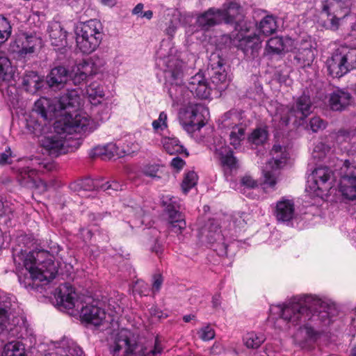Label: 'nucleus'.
<instances>
[{
	"label": "nucleus",
	"instance_id": "11",
	"mask_svg": "<svg viewBox=\"0 0 356 356\" xmlns=\"http://www.w3.org/2000/svg\"><path fill=\"white\" fill-rule=\"evenodd\" d=\"M270 154L271 158L262 168L264 175L262 187L264 190L274 191L277 182L279 170L286 163L289 154L286 147L276 144L273 145Z\"/></svg>",
	"mask_w": 356,
	"mask_h": 356
},
{
	"label": "nucleus",
	"instance_id": "26",
	"mask_svg": "<svg viewBox=\"0 0 356 356\" xmlns=\"http://www.w3.org/2000/svg\"><path fill=\"white\" fill-rule=\"evenodd\" d=\"M207 241L213 245L214 250L220 256L227 254V244L225 241L224 234L217 223L211 222L207 234Z\"/></svg>",
	"mask_w": 356,
	"mask_h": 356
},
{
	"label": "nucleus",
	"instance_id": "59",
	"mask_svg": "<svg viewBox=\"0 0 356 356\" xmlns=\"http://www.w3.org/2000/svg\"><path fill=\"white\" fill-rule=\"evenodd\" d=\"M247 217V214L245 213H241V214H238L237 216H234V222L236 225V226L238 227H243L245 224H246L245 222V218Z\"/></svg>",
	"mask_w": 356,
	"mask_h": 356
},
{
	"label": "nucleus",
	"instance_id": "32",
	"mask_svg": "<svg viewBox=\"0 0 356 356\" xmlns=\"http://www.w3.org/2000/svg\"><path fill=\"white\" fill-rule=\"evenodd\" d=\"M43 80L35 72L31 71L25 74L22 79V86L26 91L35 94L42 87Z\"/></svg>",
	"mask_w": 356,
	"mask_h": 356
},
{
	"label": "nucleus",
	"instance_id": "25",
	"mask_svg": "<svg viewBox=\"0 0 356 356\" xmlns=\"http://www.w3.org/2000/svg\"><path fill=\"white\" fill-rule=\"evenodd\" d=\"M276 220L281 222H290L295 216V205L292 200L282 197L277 202L273 210Z\"/></svg>",
	"mask_w": 356,
	"mask_h": 356
},
{
	"label": "nucleus",
	"instance_id": "27",
	"mask_svg": "<svg viewBox=\"0 0 356 356\" xmlns=\"http://www.w3.org/2000/svg\"><path fill=\"white\" fill-rule=\"evenodd\" d=\"M56 353H49L44 356H82L83 350L72 339L63 337L61 340L53 342Z\"/></svg>",
	"mask_w": 356,
	"mask_h": 356
},
{
	"label": "nucleus",
	"instance_id": "33",
	"mask_svg": "<svg viewBox=\"0 0 356 356\" xmlns=\"http://www.w3.org/2000/svg\"><path fill=\"white\" fill-rule=\"evenodd\" d=\"M86 94L90 104L97 106L101 104L104 97L103 86L99 82H92L86 88Z\"/></svg>",
	"mask_w": 356,
	"mask_h": 356
},
{
	"label": "nucleus",
	"instance_id": "15",
	"mask_svg": "<svg viewBox=\"0 0 356 356\" xmlns=\"http://www.w3.org/2000/svg\"><path fill=\"white\" fill-rule=\"evenodd\" d=\"M138 346L133 333L127 330H120L114 337L110 345L113 356H132L136 354Z\"/></svg>",
	"mask_w": 356,
	"mask_h": 356
},
{
	"label": "nucleus",
	"instance_id": "52",
	"mask_svg": "<svg viewBox=\"0 0 356 356\" xmlns=\"http://www.w3.org/2000/svg\"><path fill=\"white\" fill-rule=\"evenodd\" d=\"M309 127L313 132H318L326 127V122L319 117H314L309 121Z\"/></svg>",
	"mask_w": 356,
	"mask_h": 356
},
{
	"label": "nucleus",
	"instance_id": "44",
	"mask_svg": "<svg viewBox=\"0 0 356 356\" xmlns=\"http://www.w3.org/2000/svg\"><path fill=\"white\" fill-rule=\"evenodd\" d=\"M83 65H88L90 67L91 72L90 76H92L101 72L103 70V67L105 65V61L103 59L99 58H94L89 60L81 61Z\"/></svg>",
	"mask_w": 356,
	"mask_h": 356
},
{
	"label": "nucleus",
	"instance_id": "38",
	"mask_svg": "<svg viewBox=\"0 0 356 356\" xmlns=\"http://www.w3.org/2000/svg\"><path fill=\"white\" fill-rule=\"evenodd\" d=\"M1 356H27L24 344L19 341H13L6 343Z\"/></svg>",
	"mask_w": 356,
	"mask_h": 356
},
{
	"label": "nucleus",
	"instance_id": "55",
	"mask_svg": "<svg viewBox=\"0 0 356 356\" xmlns=\"http://www.w3.org/2000/svg\"><path fill=\"white\" fill-rule=\"evenodd\" d=\"M162 347L160 344L159 339L156 338L155 340V344L153 349L150 350L149 352L145 353V351H143L142 355L143 356H156L159 354H161L162 352Z\"/></svg>",
	"mask_w": 356,
	"mask_h": 356
},
{
	"label": "nucleus",
	"instance_id": "29",
	"mask_svg": "<svg viewBox=\"0 0 356 356\" xmlns=\"http://www.w3.org/2000/svg\"><path fill=\"white\" fill-rule=\"evenodd\" d=\"M99 182L98 181H95L91 178H86L82 180H79L77 181H74L70 184V188L71 191L77 193L78 195L83 197H90V194H88L89 192L100 190Z\"/></svg>",
	"mask_w": 356,
	"mask_h": 356
},
{
	"label": "nucleus",
	"instance_id": "54",
	"mask_svg": "<svg viewBox=\"0 0 356 356\" xmlns=\"http://www.w3.org/2000/svg\"><path fill=\"white\" fill-rule=\"evenodd\" d=\"M12 152L8 147L4 152L0 153V165H5L11 163Z\"/></svg>",
	"mask_w": 356,
	"mask_h": 356
},
{
	"label": "nucleus",
	"instance_id": "64",
	"mask_svg": "<svg viewBox=\"0 0 356 356\" xmlns=\"http://www.w3.org/2000/svg\"><path fill=\"white\" fill-rule=\"evenodd\" d=\"M221 303L220 296L216 294L212 297V306L213 308H218Z\"/></svg>",
	"mask_w": 356,
	"mask_h": 356
},
{
	"label": "nucleus",
	"instance_id": "34",
	"mask_svg": "<svg viewBox=\"0 0 356 356\" xmlns=\"http://www.w3.org/2000/svg\"><path fill=\"white\" fill-rule=\"evenodd\" d=\"M90 67L88 65H83L81 62L75 65L71 72L69 73V78L74 85H79L90 76Z\"/></svg>",
	"mask_w": 356,
	"mask_h": 356
},
{
	"label": "nucleus",
	"instance_id": "8",
	"mask_svg": "<svg viewBox=\"0 0 356 356\" xmlns=\"http://www.w3.org/2000/svg\"><path fill=\"white\" fill-rule=\"evenodd\" d=\"M312 107L310 97L305 94L298 97L291 106L277 104L275 113L273 117L275 128L277 130L284 129L293 118L304 120L312 113Z\"/></svg>",
	"mask_w": 356,
	"mask_h": 356
},
{
	"label": "nucleus",
	"instance_id": "5",
	"mask_svg": "<svg viewBox=\"0 0 356 356\" xmlns=\"http://www.w3.org/2000/svg\"><path fill=\"white\" fill-rule=\"evenodd\" d=\"M329 138L334 140V148L337 147L348 157L341 168L339 191L343 199L356 202V129L353 131L340 129L332 132Z\"/></svg>",
	"mask_w": 356,
	"mask_h": 356
},
{
	"label": "nucleus",
	"instance_id": "3",
	"mask_svg": "<svg viewBox=\"0 0 356 356\" xmlns=\"http://www.w3.org/2000/svg\"><path fill=\"white\" fill-rule=\"evenodd\" d=\"M270 311L287 324L305 323L294 337L300 346L306 348L315 343L333 321L335 308L316 296L303 294L294 296L283 305L272 306Z\"/></svg>",
	"mask_w": 356,
	"mask_h": 356
},
{
	"label": "nucleus",
	"instance_id": "16",
	"mask_svg": "<svg viewBox=\"0 0 356 356\" xmlns=\"http://www.w3.org/2000/svg\"><path fill=\"white\" fill-rule=\"evenodd\" d=\"M348 2L341 0H327L323 6V15L327 17V27L331 30H337L339 25V21L350 13Z\"/></svg>",
	"mask_w": 356,
	"mask_h": 356
},
{
	"label": "nucleus",
	"instance_id": "53",
	"mask_svg": "<svg viewBox=\"0 0 356 356\" xmlns=\"http://www.w3.org/2000/svg\"><path fill=\"white\" fill-rule=\"evenodd\" d=\"M241 185L246 188H254L257 187V181L250 175H245L241 179Z\"/></svg>",
	"mask_w": 356,
	"mask_h": 356
},
{
	"label": "nucleus",
	"instance_id": "49",
	"mask_svg": "<svg viewBox=\"0 0 356 356\" xmlns=\"http://www.w3.org/2000/svg\"><path fill=\"white\" fill-rule=\"evenodd\" d=\"M123 185L120 184L115 180L106 181L104 184H102L100 186V190L106 192L109 195H113V193L118 192V191L122 190Z\"/></svg>",
	"mask_w": 356,
	"mask_h": 356
},
{
	"label": "nucleus",
	"instance_id": "4",
	"mask_svg": "<svg viewBox=\"0 0 356 356\" xmlns=\"http://www.w3.org/2000/svg\"><path fill=\"white\" fill-rule=\"evenodd\" d=\"M14 261L19 266L22 263V271L17 270L18 280L24 288H33V281L50 282L57 273L54 257L44 250H34L26 252L22 250L13 255Z\"/></svg>",
	"mask_w": 356,
	"mask_h": 356
},
{
	"label": "nucleus",
	"instance_id": "46",
	"mask_svg": "<svg viewBox=\"0 0 356 356\" xmlns=\"http://www.w3.org/2000/svg\"><path fill=\"white\" fill-rule=\"evenodd\" d=\"M11 26L3 17L0 16V43L5 42L10 36Z\"/></svg>",
	"mask_w": 356,
	"mask_h": 356
},
{
	"label": "nucleus",
	"instance_id": "21",
	"mask_svg": "<svg viewBox=\"0 0 356 356\" xmlns=\"http://www.w3.org/2000/svg\"><path fill=\"white\" fill-rule=\"evenodd\" d=\"M81 319L95 326H99L106 321L105 311L100 307V303L95 300L86 302L82 306L80 312Z\"/></svg>",
	"mask_w": 356,
	"mask_h": 356
},
{
	"label": "nucleus",
	"instance_id": "12",
	"mask_svg": "<svg viewBox=\"0 0 356 356\" xmlns=\"http://www.w3.org/2000/svg\"><path fill=\"white\" fill-rule=\"evenodd\" d=\"M251 22L238 23L236 26V34H233V42L248 58H254L258 56L261 41L256 33L246 35L251 28Z\"/></svg>",
	"mask_w": 356,
	"mask_h": 356
},
{
	"label": "nucleus",
	"instance_id": "62",
	"mask_svg": "<svg viewBox=\"0 0 356 356\" xmlns=\"http://www.w3.org/2000/svg\"><path fill=\"white\" fill-rule=\"evenodd\" d=\"M80 234L84 241H87L91 239L92 233V231L88 228H82L80 230Z\"/></svg>",
	"mask_w": 356,
	"mask_h": 356
},
{
	"label": "nucleus",
	"instance_id": "43",
	"mask_svg": "<svg viewBox=\"0 0 356 356\" xmlns=\"http://www.w3.org/2000/svg\"><path fill=\"white\" fill-rule=\"evenodd\" d=\"M197 181V175L194 171L187 172L181 184V188L184 193H187L193 187H194Z\"/></svg>",
	"mask_w": 356,
	"mask_h": 356
},
{
	"label": "nucleus",
	"instance_id": "9",
	"mask_svg": "<svg viewBox=\"0 0 356 356\" xmlns=\"http://www.w3.org/2000/svg\"><path fill=\"white\" fill-rule=\"evenodd\" d=\"M24 162L23 166H19L17 179L22 186L33 188L42 186V191L47 189V184L39 178L38 173L44 170L50 171L54 169L55 165L52 162L41 161L37 157L26 159L21 161Z\"/></svg>",
	"mask_w": 356,
	"mask_h": 356
},
{
	"label": "nucleus",
	"instance_id": "24",
	"mask_svg": "<svg viewBox=\"0 0 356 356\" xmlns=\"http://www.w3.org/2000/svg\"><path fill=\"white\" fill-rule=\"evenodd\" d=\"M325 67L328 74L333 78H340L348 72L338 48L327 58Z\"/></svg>",
	"mask_w": 356,
	"mask_h": 356
},
{
	"label": "nucleus",
	"instance_id": "14",
	"mask_svg": "<svg viewBox=\"0 0 356 356\" xmlns=\"http://www.w3.org/2000/svg\"><path fill=\"white\" fill-rule=\"evenodd\" d=\"M334 182L333 171L327 166H318L308 175L307 189L317 196H321L333 187Z\"/></svg>",
	"mask_w": 356,
	"mask_h": 356
},
{
	"label": "nucleus",
	"instance_id": "20",
	"mask_svg": "<svg viewBox=\"0 0 356 356\" xmlns=\"http://www.w3.org/2000/svg\"><path fill=\"white\" fill-rule=\"evenodd\" d=\"M296 54L294 59L300 66L310 65L314 59V48L310 37L302 38L300 41L294 40L293 50Z\"/></svg>",
	"mask_w": 356,
	"mask_h": 356
},
{
	"label": "nucleus",
	"instance_id": "41",
	"mask_svg": "<svg viewBox=\"0 0 356 356\" xmlns=\"http://www.w3.org/2000/svg\"><path fill=\"white\" fill-rule=\"evenodd\" d=\"M132 145L133 147L131 148H120L116 143H110L107 144V148H108L111 153H113V157H122L124 155L132 154L139 150L140 145L138 143H132Z\"/></svg>",
	"mask_w": 356,
	"mask_h": 356
},
{
	"label": "nucleus",
	"instance_id": "31",
	"mask_svg": "<svg viewBox=\"0 0 356 356\" xmlns=\"http://www.w3.org/2000/svg\"><path fill=\"white\" fill-rule=\"evenodd\" d=\"M49 40L53 46L62 47L67 44V32L58 22H51L47 28Z\"/></svg>",
	"mask_w": 356,
	"mask_h": 356
},
{
	"label": "nucleus",
	"instance_id": "45",
	"mask_svg": "<svg viewBox=\"0 0 356 356\" xmlns=\"http://www.w3.org/2000/svg\"><path fill=\"white\" fill-rule=\"evenodd\" d=\"M181 23L179 15H173L168 22V26L164 30L165 35L169 38H172L176 33V31L179 27Z\"/></svg>",
	"mask_w": 356,
	"mask_h": 356
},
{
	"label": "nucleus",
	"instance_id": "35",
	"mask_svg": "<svg viewBox=\"0 0 356 356\" xmlns=\"http://www.w3.org/2000/svg\"><path fill=\"white\" fill-rule=\"evenodd\" d=\"M14 74V67L9 58L0 54V83H9L13 79Z\"/></svg>",
	"mask_w": 356,
	"mask_h": 356
},
{
	"label": "nucleus",
	"instance_id": "10",
	"mask_svg": "<svg viewBox=\"0 0 356 356\" xmlns=\"http://www.w3.org/2000/svg\"><path fill=\"white\" fill-rule=\"evenodd\" d=\"M75 35L77 48L83 54H91L97 49L103 39L102 24L96 19L81 22L76 26Z\"/></svg>",
	"mask_w": 356,
	"mask_h": 356
},
{
	"label": "nucleus",
	"instance_id": "6",
	"mask_svg": "<svg viewBox=\"0 0 356 356\" xmlns=\"http://www.w3.org/2000/svg\"><path fill=\"white\" fill-rule=\"evenodd\" d=\"M25 321L16 298L0 290V348L7 335L16 338L22 337Z\"/></svg>",
	"mask_w": 356,
	"mask_h": 356
},
{
	"label": "nucleus",
	"instance_id": "36",
	"mask_svg": "<svg viewBox=\"0 0 356 356\" xmlns=\"http://www.w3.org/2000/svg\"><path fill=\"white\" fill-rule=\"evenodd\" d=\"M161 143L164 149L170 154H181L186 151L179 139L173 136L163 137Z\"/></svg>",
	"mask_w": 356,
	"mask_h": 356
},
{
	"label": "nucleus",
	"instance_id": "2",
	"mask_svg": "<svg viewBox=\"0 0 356 356\" xmlns=\"http://www.w3.org/2000/svg\"><path fill=\"white\" fill-rule=\"evenodd\" d=\"M81 104V98L76 90H67L58 99L40 97L35 102L34 111L44 124L53 118H59L54 123V131L43 136L40 143L47 153L54 157L74 151L80 145L73 133L88 135L103 122L109 118L107 107L96 108V119L93 120L83 111H76ZM102 107V106H101Z\"/></svg>",
	"mask_w": 356,
	"mask_h": 356
},
{
	"label": "nucleus",
	"instance_id": "22",
	"mask_svg": "<svg viewBox=\"0 0 356 356\" xmlns=\"http://www.w3.org/2000/svg\"><path fill=\"white\" fill-rule=\"evenodd\" d=\"M214 152L216 156L220 161L222 166L230 170L237 168V161L233 155L230 147L226 145L225 142L221 138L214 140Z\"/></svg>",
	"mask_w": 356,
	"mask_h": 356
},
{
	"label": "nucleus",
	"instance_id": "19",
	"mask_svg": "<svg viewBox=\"0 0 356 356\" xmlns=\"http://www.w3.org/2000/svg\"><path fill=\"white\" fill-rule=\"evenodd\" d=\"M165 207V212L169 218V223L172 230L175 233H181L186 227L184 216L179 211L180 205L177 198L166 196L163 200Z\"/></svg>",
	"mask_w": 356,
	"mask_h": 356
},
{
	"label": "nucleus",
	"instance_id": "57",
	"mask_svg": "<svg viewBox=\"0 0 356 356\" xmlns=\"http://www.w3.org/2000/svg\"><path fill=\"white\" fill-rule=\"evenodd\" d=\"M104 149L103 148V145H98L90 151L89 155L92 159L99 157L102 159L104 160Z\"/></svg>",
	"mask_w": 356,
	"mask_h": 356
},
{
	"label": "nucleus",
	"instance_id": "40",
	"mask_svg": "<svg viewBox=\"0 0 356 356\" xmlns=\"http://www.w3.org/2000/svg\"><path fill=\"white\" fill-rule=\"evenodd\" d=\"M257 29L261 34L266 36L274 33L277 29L275 17L267 15L264 17L259 22Z\"/></svg>",
	"mask_w": 356,
	"mask_h": 356
},
{
	"label": "nucleus",
	"instance_id": "50",
	"mask_svg": "<svg viewBox=\"0 0 356 356\" xmlns=\"http://www.w3.org/2000/svg\"><path fill=\"white\" fill-rule=\"evenodd\" d=\"M197 334L202 341H207L214 339L216 333L210 325H207L197 331Z\"/></svg>",
	"mask_w": 356,
	"mask_h": 356
},
{
	"label": "nucleus",
	"instance_id": "47",
	"mask_svg": "<svg viewBox=\"0 0 356 356\" xmlns=\"http://www.w3.org/2000/svg\"><path fill=\"white\" fill-rule=\"evenodd\" d=\"M141 173L152 179H160V166L156 164H148L144 165L140 170Z\"/></svg>",
	"mask_w": 356,
	"mask_h": 356
},
{
	"label": "nucleus",
	"instance_id": "60",
	"mask_svg": "<svg viewBox=\"0 0 356 356\" xmlns=\"http://www.w3.org/2000/svg\"><path fill=\"white\" fill-rule=\"evenodd\" d=\"M136 287L141 288V289H140L138 291L139 293L141 296H147L148 295L149 291V288L148 285L146 283H145L144 282H137Z\"/></svg>",
	"mask_w": 356,
	"mask_h": 356
},
{
	"label": "nucleus",
	"instance_id": "39",
	"mask_svg": "<svg viewBox=\"0 0 356 356\" xmlns=\"http://www.w3.org/2000/svg\"><path fill=\"white\" fill-rule=\"evenodd\" d=\"M266 340L262 333L250 332L246 333L243 337V341L246 348L249 349L258 348Z\"/></svg>",
	"mask_w": 356,
	"mask_h": 356
},
{
	"label": "nucleus",
	"instance_id": "58",
	"mask_svg": "<svg viewBox=\"0 0 356 356\" xmlns=\"http://www.w3.org/2000/svg\"><path fill=\"white\" fill-rule=\"evenodd\" d=\"M108 308L111 312L109 316L120 314L122 312V307L119 304L115 303L113 299L108 300Z\"/></svg>",
	"mask_w": 356,
	"mask_h": 356
},
{
	"label": "nucleus",
	"instance_id": "1",
	"mask_svg": "<svg viewBox=\"0 0 356 356\" xmlns=\"http://www.w3.org/2000/svg\"><path fill=\"white\" fill-rule=\"evenodd\" d=\"M165 86L174 104L187 106L179 113L180 123L184 130L192 134L200 130L209 115L208 108L202 104L188 102L192 95L201 99H211L220 95L229 84L225 70V59L218 54L213 53L209 59L211 67L210 81L201 72L191 76L187 85L181 84L183 63L175 56H168L163 60Z\"/></svg>",
	"mask_w": 356,
	"mask_h": 356
},
{
	"label": "nucleus",
	"instance_id": "13",
	"mask_svg": "<svg viewBox=\"0 0 356 356\" xmlns=\"http://www.w3.org/2000/svg\"><path fill=\"white\" fill-rule=\"evenodd\" d=\"M218 128L222 134L229 135V144L235 149L241 145L245 138V125L241 122V115L236 111H229L218 120Z\"/></svg>",
	"mask_w": 356,
	"mask_h": 356
},
{
	"label": "nucleus",
	"instance_id": "51",
	"mask_svg": "<svg viewBox=\"0 0 356 356\" xmlns=\"http://www.w3.org/2000/svg\"><path fill=\"white\" fill-rule=\"evenodd\" d=\"M331 148L323 143H319L314 149V157L323 159L330 151Z\"/></svg>",
	"mask_w": 356,
	"mask_h": 356
},
{
	"label": "nucleus",
	"instance_id": "37",
	"mask_svg": "<svg viewBox=\"0 0 356 356\" xmlns=\"http://www.w3.org/2000/svg\"><path fill=\"white\" fill-rule=\"evenodd\" d=\"M348 72L356 68V47L341 46L338 48Z\"/></svg>",
	"mask_w": 356,
	"mask_h": 356
},
{
	"label": "nucleus",
	"instance_id": "56",
	"mask_svg": "<svg viewBox=\"0 0 356 356\" xmlns=\"http://www.w3.org/2000/svg\"><path fill=\"white\" fill-rule=\"evenodd\" d=\"M163 282V279L161 274H155L153 276L152 292L154 293L159 291L162 286Z\"/></svg>",
	"mask_w": 356,
	"mask_h": 356
},
{
	"label": "nucleus",
	"instance_id": "63",
	"mask_svg": "<svg viewBox=\"0 0 356 356\" xmlns=\"http://www.w3.org/2000/svg\"><path fill=\"white\" fill-rule=\"evenodd\" d=\"M144 8V4L142 3H138L133 9L132 14L140 16L142 15L143 10Z\"/></svg>",
	"mask_w": 356,
	"mask_h": 356
},
{
	"label": "nucleus",
	"instance_id": "42",
	"mask_svg": "<svg viewBox=\"0 0 356 356\" xmlns=\"http://www.w3.org/2000/svg\"><path fill=\"white\" fill-rule=\"evenodd\" d=\"M268 133L264 128H257L254 129L248 137L250 143L257 145H262L267 139Z\"/></svg>",
	"mask_w": 356,
	"mask_h": 356
},
{
	"label": "nucleus",
	"instance_id": "17",
	"mask_svg": "<svg viewBox=\"0 0 356 356\" xmlns=\"http://www.w3.org/2000/svg\"><path fill=\"white\" fill-rule=\"evenodd\" d=\"M42 46L40 37L33 33H23L11 44L12 51L21 58L33 55Z\"/></svg>",
	"mask_w": 356,
	"mask_h": 356
},
{
	"label": "nucleus",
	"instance_id": "28",
	"mask_svg": "<svg viewBox=\"0 0 356 356\" xmlns=\"http://www.w3.org/2000/svg\"><path fill=\"white\" fill-rule=\"evenodd\" d=\"M352 95L345 90L337 88L329 95V106L332 111H341L351 103Z\"/></svg>",
	"mask_w": 356,
	"mask_h": 356
},
{
	"label": "nucleus",
	"instance_id": "18",
	"mask_svg": "<svg viewBox=\"0 0 356 356\" xmlns=\"http://www.w3.org/2000/svg\"><path fill=\"white\" fill-rule=\"evenodd\" d=\"M78 296L74 289L68 283L61 284L56 293L58 307L61 311H66L73 314L74 309H79Z\"/></svg>",
	"mask_w": 356,
	"mask_h": 356
},
{
	"label": "nucleus",
	"instance_id": "7",
	"mask_svg": "<svg viewBox=\"0 0 356 356\" xmlns=\"http://www.w3.org/2000/svg\"><path fill=\"white\" fill-rule=\"evenodd\" d=\"M197 24L204 29L222 23L234 24V29L238 23L248 22L242 15V8L236 2H229L223 5L222 8H211L197 18Z\"/></svg>",
	"mask_w": 356,
	"mask_h": 356
},
{
	"label": "nucleus",
	"instance_id": "23",
	"mask_svg": "<svg viewBox=\"0 0 356 356\" xmlns=\"http://www.w3.org/2000/svg\"><path fill=\"white\" fill-rule=\"evenodd\" d=\"M294 40L291 38L273 37L266 43L264 54L269 56L280 55L293 50Z\"/></svg>",
	"mask_w": 356,
	"mask_h": 356
},
{
	"label": "nucleus",
	"instance_id": "61",
	"mask_svg": "<svg viewBox=\"0 0 356 356\" xmlns=\"http://www.w3.org/2000/svg\"><path fill=\"white\" fill-rule=\"evenodd\" d=\"M185 164V162L183 159L179 157L174 158L171 161V165L177 170L181 169Z\"/></svg>",
	"mask_w": 356,
	"mask_h": 356
},
{
	"label": "nucleus",
	"instance_id": "48",
	"mask_svg": "<svg viewBox=\"0 0 356 356\" xmlns=\"http://www.w3.org/2000/svg\"><path fill=\"white\" fill-rule=\"evenodd\" d=\"M168 115L164 111L159 113L158 119L154 120L152 123V128L156 133L162 131L168 128Z\"/></svg>",
	"mask_w": 356,
	"mask_h": 356
},
{
	"label": "nucleus",
	"instance_id": "30",
	"mask_svg": "<svg viewBox=\"0 0 356 356\" xmlns=\"http://www.w3.org/2000/svg\"><path fill=\"white\" fill-rule=\"evenodd\" d=\"M69 79L68 71L62 66L53 68L47 76V83L50 88L59 89Z\"/></svg>",
	"mask_w": 356,
	"mask_h": 356
}]
</instances>
